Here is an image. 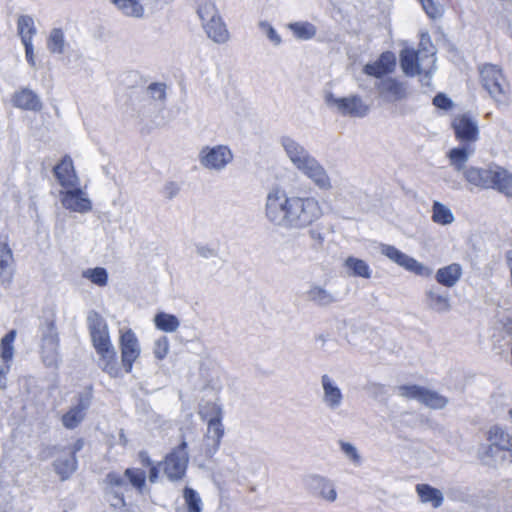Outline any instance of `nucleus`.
<instances>
[{
    "mask_svg": "<svg viewBox=\"0 0 512 512\" xmlns=\"http://www.w3.org/2000/svg\"><path fill=\"white\" fill-rule=\"evenodd\" d=\"M265 212L273 224L295 229L308 227L323 216L322 206L315 197L288 196L280 187L268 193Z\"/></svg>",
    "mask_w": 512,
    "mask_h": 512,
    "instance_id": "obj_1",
    "label": "nucleus"
},
{
    "mask_svg": "<svg viewBox=\"0 0 512 512\" xmlns=\"http://www.w3.org/2000/svg\"><path fill=\"white\" fill-rule=\"evenodd\" d=\"M87 322L91 342L99 356L101 369L112 378L121 376L117 353L105 319L98 312L92 311L87 317Z\"/></svg>",
    "mask_w": 512,
    "mask_h": 512,
    "instance_id": "obj_2",
    "label": "nucleus"
},
{
    "mask_svg": "<svg viewBox=\"0 0 512 512\" xmlns=\"http://www.w3.org/2000/svg\"><path fill=\"white\" fill-rule=\"evenodd\" d=\"M455 139L460 147L452 148L448 158L453 167L460 171L469 157L475 152V143L479 140V127L476 120L469 114H458L451 121Z\"/></svg>",
    "mask_w": 512,
    "mask_h": 512,
    "instance_id": "obj_3",
    "label": "nucleus"
},
{
    "mask_svg": "<svg viewBox=\"0 0 512 512\" xmlns=\"http://www.w3.org/2000/svg\"><path fill=\"white\" fill-rule=\"evenodd\" d=\"M463 171L465 181L482 190H496L497 192L512 198V172L503 166L490 164L487 167L470 166Z\"/></svg>",
    "mask_w": 512,
    "mask_h": 512,
    "instance_id": "obj_4",
    "label": "nucleus"
},
{
    "mask_svg": "<svg viewBox=\"0 0 512 512\" xmlns=\"http://www.w3.org/2000/svg\"><path fill=\"white\" fill-rule=\"evenodd\" d=\"M286 153L292 163L310 178L319 188L331 187L330 179L320 163L306 150L291 138H285L282 142Z\"/></svg>",
    "mask_w": 512,
    "mask_h": 512,
    "instance_id": "obj_5",
    "label": "nucleus"
},
{
    "mask_svg": "<svg viewBox=\"0 0 512 512\" xmlns=\"http://www.w3.org/2000/svg\"><path fill=\"white\" fill-rule=\"evenodd\" d=\"M478 71L483 89L498 105L506 104L509 100L510 86L503 70L498 65L485 63Z\"/></svg>",
    "mask_w": 512,
    "mask_h": 512,
    "instance_id": "obj_6",
    "label": "nucleus"
},
{
    "mask_svg": "<svg viewBox=\"0 0 512 512\" xmlns=\"http://www.w3.org/2000/svg\"><path fill=\"white\" fill-rule=\"evenodd\" d=\"M198 414L207 423V438L212 439L214 448L218 449L224 436L222 407L216 402L206 401L199 405Z\"/></svg>",
    "mask_w": 512,
    "mask_h": 512,
    "instance_id": "obj_7",
    "label": "nucleus"
},
{
    "mask_svg": "<svg viewBox=\"0 0 512 512\" xmlns=\"http://www.w3.org/2000/svg\"><path fill=\"white\" fill-rule=\"evenodd\" d=\"M189 463L188 443L183 438L179 445L166 454L160 465L170 481H179L184 478Z\"/></svg>",
    "mask_w": 512,
    "mask_h": 512,
    "instance_id": "obj_8",
    "label": "nucleus"
},
{
    "mask_svg": "<svg viewBox=\"0 0 512 512\" xmlns=\"http://www.w3.org/2000/svg\"><path fill=\"white\" fill-rule=\"evenodd\" d=\"M435 62L434 52L426 49L404 48L400 52V65L405 75L413 77L420 74Z\"/></svg>",
    "mask_w": 512,
    "mask_h": 512,
    "instance_id": "obj_9",
    "label": "nucleus"
},
{
    "mask_svg": "<svg viewBox=\"0 0 512 512\" xmlns=\"http://www.w3.org/2000/svg\"><path fill=\"white\" fill-rule=\"evenodd\" d=\"M119 347L122 367L126 373H131L141 353L138 338L132 329L120 330Z\"/></svg>",
    "mask_w": 512,
    "mask_h": 512,
    "instance_id": "obj_10",
    "label": "nucleus"
},
{
    "mask_svg": "<svg viewBox=\"0 0 512 512\" xmlns=\"http://www.w3.org/2000/svg\"><path fill=\"white\" fill-rule=\"evenodd\" d=\"M126 478L131 486L142 493L146 488V473L144 470L131 467L124 471V475L117 472H109L106 475L105 482L111 489L123 488L126 485Z\"/></svg>",
    "mask_w": 512,
    "mask_h": 512,
    "instance_id": "obj_11",
    "label": "nucleus"
},
{
    "mask_svg": "<svg viewBox=\"0 0 512 512\" xmlns=\"http://www.w3.org/2000/svg\"><path fill=\"white\" fill-rule=\"evenodd\" d=\"M16 330H10L0 341V389H6V376L8 375L14 356L13 343Z\"/></svg>",
    "mask_w": 512,
    "mask_h": 512,
    "instance_id": "obj_12",
    "label": "nucleus"
},
{
    "mask_svg": "<svg viewBox=\"0 0 512 512\" xmlns=\"http://www.w3.org/2000/svg\"><path fill=\"white\" fill-rule=\"evenodd\" d=\"M91 401V393L80 396L75 406L70 407L61 417V422L66 429L77 428L85 419L86 412Z\"/></svg>",
    "mask_w": 512,
    "mask_h": 512,
    "instance_id": "obj_13",
    "label": "nucleus"
},
{
    "mask_svg": "<svg viewBox=\"0 0 512 512\" xmlns=\"http://www.w3.org/2000/svg\"><path fill=\"white\" fill-rule=\"evenodd\" d=\"M201 163L208 168L221 169L228 164L233 156L230 149L226 146H216L213 148L205 147L200 154Z\"/></svg>",
    "mask_w": 512,
    "mask_h": 512,
    "instance_id": "obj_14",
    "label": "nucleus"
},
{
    "mask_svg": "<svg viewBox=\"0 0 512 512\" xmlns=\"http://www.w3.org/2000/svg\"><path fill=\"white\" fill-rule=\"evenodd\" d=\"M330 101L343 116L364 117L369 110V107L363 102L361 97L357 95L331 98Z\"/></svg>",
    "mask_w": 512,
    "mask_h": 512,
    "instance_id": "obj_15",
    "label": "nucleus"
},
{
    "mask_svg": "<svg viewBox=\"0 0 512 512\" xmlns=\"http://www.w3.org/2000/svg\"><path fill=\"white\" fill-rule=\"evenodd\" d=\"M381 252L383 255L406 270L413 272L416 275H424L425 267L414 258L409 257L398 250L396 247L392 245H383Z\"/></svg>",
    "mask_w": 512,
    "mask_h": 512,
    "instance_id": "obj_16",
    "label": "nucleus"
},
{
    "mask_svg": "<svg viewBox=\"0 0 512 512\" xmlns=\"http://www.w3.org/2000/svg\"><path fill=\"white\" fill-rule=\"evenodd\" d=\"M72 190L61 192L62 205L71 211L85 213L91 210V202L83 191L76 187Z\"/></svg>",
    "mask_w": 512,
    "mask_h": 512,
    "instance_id": "obj_17",
    "label": "nucleus"
},
{
    "mask_svg": "<svg viewBox=\"0 0 512 512\" xmlns=\"http://www.w3.org/2000/svg\"><path fill=\"white\" fill-rule=\"evenodd\" d=\"M54 175L59 184L64 188L76 187L79 184L73 161L69 155H65L60 163L53 168Z\"/></svg>",
    "mask_w": 512,
    "mask_h": 512,
    "instance_id": "obj_18",
    "label": "nucleus"
},
{
    "mask_svg": "<svg viewBox=\"0 0 512 512\" xmlns=\"http://www.w3.org/2000/svg\"><path fill=\"white\" fill-rule=\"evenodd\" d=\"M396 66L395 55L386 51L383 52L379 58L373 63H368L364 66V72L369 76L381 78L382 76L394 71Z\"/></svg>",
    "mask_w": 512,
    "mask_h": 512,
    "instance_id": "obj_19",
    "label": "nucleus"
},
{
    "mask_svg": "<svg viewBox=\"0 0 512 512\" xmlns=\"http://www.w3.org/2000/svg\"><path fill=\"white\" fill-rule=\"evenodd\" d=\"M380 95L389 102L403 100L407 96V89L404 82L396 78L388 77L378 84Z\"/></svg>",
    "mask_w": 512,
    "mask_h": 512,
    "instance_id": "obj_20",
    "label": "nucleus"
},
{
    "mask_svg": "<svg viewBox=\"0 0 512 512\" xmlns=\"http://www.w3.org/2000/svg\"><path fill=\"white\" fill-rule=\"evenodd\" d=\"M487 440L490 443L489 449L495 448L500 451L512 450V434L500 426H492L487 433Z\"/></svg>",
    "mask_w": 512,
    "mask_h": 512,
    "instance_id": "obj_21",
    "label": "nucleus"
},
{
    "mask_svg": "<svg viewBox=\"0 0 512 512\" xmlns=\"http://www.w3.org/2000/svg\"><path fill=\"white\" fill-rule=\"evenodd\" d=\"M462 267L458 263H452L442 268H439L435 274V279L438 284L451 288L462 277Z\"/></svg>",
    "mask_w": 512,
    "mask_h": 512,
    "instance_id": "obj_22",
    "label": "nucleus"
},
{
    "mask_svg": "<svg viewBox=\"0 0 512 512\" xmlns=\"http://www.w3.org/2000/svg\"><path fill=\"white\" fill-rule=\"evenodd\" d=\"M13 252L8 242L0 243V279L3 283H10L13 278Z\"/></svg>",
    "mask_w": 512,
    "mask_h": 512,
    "instance_id": "obj_23",
    "label": "nucleus"
},
{
    "mask_svg": "<svg viewBox=\"0 0 512 512\" xmlns=\"http://www.w3.org/2000/svg\"><path fill=\"white\" fill-rule=\"evenodd\" d=\"M13 105L24 110H40L41 103L37 95L29 89H21L12 97Z\"/></svg>",
    "mask_w": 512,
    "mask_h": 512,
    "instance_id": "obj_24",
    "label": "nucleus"
},
{
    "mask_svg": "<svg viewBox=\"0 0 512 512\" xmlns=\"http://www.w3.org/2000/svg\"><path fill=\"white\" fill-rule=\"evenodd\" d=\"M203 27L208 37L215 42L223 43L227 41L229 38V33L220 16H217L214 19L207 21L203 24Z\"/></svg>",
    "mask_w": 512,
    "mask_h": 512,
    "instance_id": "obj_25",
    "label": "nucleus"
},
{
    "mask_svg": "<svg viewBox=\"0 0 512 512\" xmlns=\"http://www.w3.org/2000/svg\"><path fill=\"white\" fill-rule=\"evenodd\" d=\"M416 492L423 503H431L434 508H438L443 503V495L440 490L428 484H417Z\"/></svg>",
    "mask_w": 512,
    "mask_h": 512,
    "instance_id": "obj_26",
    "label": "nucleus"
},
{
    "mask_svg": "<svg viewBox=\"0 0 512 512\" xmlns=\"http://www.w3.org/2000/svg\"><path fill=\"white\" fill-rule=\"evenodd\" d=\"M118 10L125 16L142 18L144 16V6L140 0H110Z\"/></svg>",
    "mask_w": 512,
    "mask_h": 512,
    "instance_id": "obj_27",
    "label": "nucleus"
},
{
    "mask_svg": "<svg viewBox=\"0 0 512 512\" xmlns=\"http://www.w3.org/2000/svg\"><path fill=\"white\" fill-rule=\"evenodd\" d=\"M17 30L23 44L33 43L36 28L32 17L28 15H21L17 20Z\"/></svg>",
    "mask_w": 512,
    "mask_h": 512,
    "instance_id": "obj_28",
    "label": "nucleus"
},
{
    "mask_svg": "<svg viewBox=\"0 0 512 512\" xmlns=\"http://www.w3.org/2000/svg\"><path fill=\"white\" fill-rule=\"evenodd\" d=\"M426 15L432 19H439L444 15L446 5L451 0H418Z\"/></svg>",
    "mask_w": 512,
    "mask_h": 512,
    "instance_id": "obj_29",
    "label": "nucleus"
},
{
    "mask_svg": "<svg viewBox=\"0 0 512 512\" xmlns=\"http://www.w3.org/2000/svg\"><path fill=\"white\" fill-rule=\"evenodd\" d=\"M154 324L158 330L172 333L178 329L180 322L173 314L159 312L154 317Z\"/></svg>",
    "mask_w": 512,
    "mask_h": 512,
    "instance_id": "obj_30",
    "label": "nucleus"
},
{
    "mask_svg": "<svg viewBox=\"0 0 512 512\" xmlns=\"http://www.w3.org/2000/svg\"><path fill=\"white\" fill-rule=\"evenodd\" d=\"M322 385L325 394V400L331 407H336L341 403L342 393L337 386H334L327 375L322 376Z\"/></svg>",
    "mask_w": 512,
    "mask_h": 512,
    "instance_id": "obj_31",
    "label": "nucleus"
},
{
    "mask_svg": "<svg viewBox=\"0 0 512 512\" xmlns=\"http://www.w3.org/2000/svg\"><path fill=\"white\" fill-rule=\"evenodd\" d=\"M345 266L351 270L354 276L366 279L371 277V269L369 265L362 259L350 256L346 259Z\"/></svg>",
    "mask_w": 512,
    "mask_h": 512,
    "instance_id": "obj_32",
    "label": "nucleus"
},
{
    "mask_svg": "<svg viewBox=\"0 0 512 512\" xmlns=\"http://www.w3.org/2000/svg\"><path fill=\"white\" fill-rule=\"evenodd\" d=\"M432 220L440 225H448L454 221V216L448 207L435 201L432 206Z\"/></svg>",
    "mask_w": 512,
    "mask_h": 512,
    "instance_id": "obj_33",
    "label": "nucleus"
},
{
    "mask_svg": "<svg viewBox=\"0 0 512 512\" xmlns=\"http://www.w3.org/2000/svg\"><path fill=\"white\" fill-rule=\"evenodd\" d=\"M289 29L298 39L308 40L315 36L316 27L309 22H295L289 24Z\"/></svg>",
    "mask_w": 512,
    "mask_h": 512,
    "instance_id": "obj_34",
    "label": "nucleus"
},
{
    "mask_svg": "<svg viewBox=\"0 0 512 512\" xmlns=\"http://www.w3.org/2000/svg\"><path fill=\"white\" fill-rule=\"evenodd\" d=\"M59 345V337L53 320L46 321V332L42 337V347L55 351Z\"/></svg>",
    "mask_w": 512,
    "mask_h": 512,
    "instance_id": "obj_35",
    "label": "nucleus"
},
{
    "mask_svg": "<svg viewBox=\"0 0 512 512\" xmlns=\"http://www.w3.org/2000/svg\"><path fill=\"white\" fill-rule=\"evenodd\" d=\"M64 33L60 28H54L47 40V47L51 53L61 54L64 51Z\"/></svg>",
    "mask_w": 512,
    "mask_h": 512,
    "instance_id": "obj_36",
    "label": "nucleus"
},
{
    "mask_svg": "<svg viewBox=\"0 0 512 512\" xmlns=\"http://www.w3.org/2000/svg\"><path fill=\"white\" fill-rule=\"evenodd\" d=\"M197 14L203 24L219 16L216 6L211 0H198Z\"/></svg>",
    "mask_w": 512,
    "mask_h": 512,
    "instance_id": "obj_37",
    "label": "nucleus"
},
{
    "mask_svg": "<svg viewBox=\"0 0 512 512\" xmlns=\"http://www.w3.org/2000/svg\"><path fill=\"white\" fill-rule=\"evenodd\" d=\"M419 402L433 409H441L446 405L447 399L438 393L425 388L423 396L420 398Z\"/></svg>",
    "mask_w": 512,
    "mask_h": 512,
    "instance_id": "obj_38",
    "label": "nucleus"
},
{
    "mask_svg": "<svg viewBox=\"0 0 512 512\" xmlns=\"http://www.w3.org/2000/svg\"><path fill=\"white\" fill-rule=\"evenodd\" d=\"M183 497L187 506L188 512H201L202 501L198 493L190 488L185 487L183 490Z\"/></svg>",
    "mask_w": 512,
    "mask_h": 512,
    "instance_id": "obj_39",
    "label": "nucleus"
},
{
    "mask_svg": "<svg viewBox=\"0 0 512 512\" xmlns=\"http://www.w3.org/2000/svg\"><path fill=\"white\" fill-rule=\"evenodd\" d=\"M83 277L89 279L93 284L103 287L108 282L106 269L102 267L91 268L83 271Z\"/></svg>",
    "mask_w": 512,
    "mask_h": 512,
    "instance_id": "obj_40",
    "label": "nucleus"
},
{
    "mask_svg": "<svg viewBox=\"0 0 512 512\" xmlns=\"http://www.w3.org/2000/svg\"><path fill=\"white\" fill-rule=\"evenodd\" d=\"M308 297L319 305H328L335 301V298L330 293L319 286L312 287L308 291Z\"/></svg>",
    "mask_w": 512,
    "mask_h": 512,
    "instance_id": "obj_41",
    "label": "nucleus"
},
{
    "mask_svg": "<svg viewBox=\"0 0 512 512\" xmlns=\"http://www.w3.org/2000/svg\"><path fill=\"white\" fill-rule=\"evenodd\" d=\"M76 466V457H71V459L57 461L55 463V470L61 479L65 480L76 470Z\"/></svg>",
    "mask_w": 512,
    "mask_h": 512,
    "instance_id": "obj_42",
    "label": "nucleus"
},
{
    "mask_svg": "<svg viewBox=\"0 0 512 512\" xmlns=\"http://www.w3.org/2000/svg\"><path fill=\"white\" fill-rule=\"evenodd\" d=\"M140 460H141L142 465L147 467L148 470H149V473H148L149 482L150 483H156L158 481V478H159V473H160L159 466H160V463L159 464H155L151 460V458L148 456V454L146 452H141L140 453Z\"/></svg>",
    "mask_w": 512,
    "mask_h": 512,
    "instance_id": "obj_43",
    "label": "nucleus"
},
{
    "mask_svg": "<svg viewBox=\"0 0 512 512\" xmlns=\"http://www.w3.org/2000/svg\"><path fill=\"white\" fill-rule=\"evenodd\" d=\"M400 393L407 399H417L418 401L423 396L424 387L418 385H402L399 387Z\"/></svg>",
    "mask_w": 512,
    "mask_h": 512,
    "instance_id": "obj_44",
    "label": "nucleus"
},
{
    "mask_svg": "<svg viewBox=\"0 0 512 512\" xmlns=\"http://www.w3.org/2000/svg\"><path fill=\"white\" fill-rule=\"evenodd\" d=\"M428 299H429L430 305L438 311H444L449 308L448 299L442 295H439L435 292L430 291L428 293Z\"/></svg>",
    "mask_w": 512,
    "mask_h": 512,
    "instance_id": "obj_45",
    "label": "nucleus"
},
{
    "mask_svg": "<svg viewBox=\"0 0 512 512\" xmlns=\"http://www.w3.org/2000/svg\"><path fill=\"white\" fill-rule=\"evenodd\" d=\"M169 352V340L163 336L155 342L154 355L158 360H163Z\"/></svg>",
    "mask_w": 512,
    "mask_h": 512,
    "instance_id": "obj_46",
    "label": "nucleus"
},
{
    "mask_svg": "<svg viewBox=\"0 0 512 512\" xmlns=\"http://www.w3.org/2000/svg\"><path fill=\"white\" fill-rule=\"evenodd\" d=\"M320 493L324 499L331 502L334 501L337 497V493L333 485L324 479L320 480Z\"/></svg>",
    "mask_w": 512,
    "mask_h": 512,
    "instance_id": "obj_47",
    "label": "nucleus"
},
{
    "mask_svg": "<svg viewBox=\"0 0 512 512\" xmlns=\"http://www.w3.org/2000/svg\"><path fill=\"white\" fill-rule=\"evenodd\" d=\"M433 105L443 110H450L453 106L452 100L444 93H438L433 98Z\"/></svg>",
    "mask_w": 512,
    "mask_h": 512,
    "instance_id": "obj_48",
    "label": "nucleus"
},
{
    "mask_svg": "<svg viewBox=\"0 0 512 512\" xmlns=\"http://www.w3.org/2000/svg\"><path fill=\"white\" fill-rule=\"evenodd\" d=\"M148 90L154 99L164 100L166 98V85L163 83H151Z\"/></svg>",
    "mask_w": 512,
    "mask_h": 512,
    "instance_id": "obj_49",
    "label": "nucleus"
},
{
    "mask_svg": "<svg viewBox=\"0 0 512 512\" xmlns=\"http://www.w3.org/2000/svg\"><path fill=\"white\" fill-rule=\"evenodd\" d=\"M341 449L344 453H346L353 461H359V455L355 447H353L350 443L341 442Z\"/></svg>",
    "mask_w": 512,
    "mask_h": 512,
    "instance_id": "obj_50",
    "label": "nucleus"
},
{
    "mask_svg": "<svg viewBox=\"0 0 512 512\" xmlns=\"http://www.w3.org/2000/svg\"><path fill=\"white\" fill-rule=\"evenodd\" d=\"M23 45L25 47L26 60L31 66L34 67L36 65V62L34 59L33 43H24Z\"/></svg>",
    "mask_w": 512,
    "mask_h": 512,
    "instance_id": "obj_51",
    "label": "nucleus"
},
{
    "mask_svg": "<svg viewBox=\"0 0 512 512\" xmlns=\"http://www.w3.org/2000/svg\"><path fill=\"white\" fill-rule=\"evenodd\" d=\"M309 234H310V237L318 244V245H322L323 243V236L321 235L320 232H318L317 230H310L309 231Z\"/></svg>",
    "mask_w": 512,
    "mask_h": 512,
    "instance_id": "obj_52",
    "label": "nucleus"
},
{
    "mask_svg": "<svg viewBox=\"0 0 512 512\" xmlns=\"http://www.w3.org/2000/svg\"><path fill=\"white\" fill-rule=\"evenodd\" d=\"M268 37L275 43L279 44L281 42L280 36L277 34L274 28L269 26L268 28Z\"/></svg>",
    "mask_w": 512,
    "mask_h": 512,
    "instance_id": "obj_53",
    "label": "nucleus"
},
{
    "mask_svg": "<svg viewBox=\"0 0 512 512\" xmlns=\"http://www.w3.org/2000/svg\"><path fill=\"white\" fill-rule=\"evenodd\" d=\"M84 446L83 439H78L72 446L71 457H76V453L80 451Z\"/></svg>",
    "mask_w": 512,
    "mask_h": 512,
    "instance_id": "obj_54",
    "label": "nucleus"
},
{
    "mask_svg": "<svg viewBox=\"0 0 512 512\" xmlns=\"http://www.w3.org/2000/svg\"><path fill=\"white\" fill-rule=\"evenodd\" d=\"M503 327L508 335H512V317H509L505 320Z\"/></svg>",
    "mask_w": 512,
    "mask_h": 512,
    "instance_id": "obj_55",
    "label": "nucleus"
},
{
    "mask_svg": "<svg viewBox=\"0 0 512 512\" xmlns=\"http://www.w3.org/2000/svg\"><path fill=\"white\" fill-rule=\"evenodd\" d=\"M119 502L121 503V505H122V506H124V505H125V499H124V497H123V496H120V497H119Z\"/></svg>",
    "mask_w": 512,
    "mask_h": 512,
    "instance_id": "obj_56",
    "label": "nucleus"
},
{
    "mask_svg": "<svg viewBox=\"0 0 512 512\" xmlns=\"http://www.w3.org/2000/svg\"><path fill=\"white\" fill-rule=\"evenodd\" d=\"M508 414H509L510 418L512 419V408L509 410Z\"/></svg>",
    "mask_w": 512,
    "mask_h": 512,
    "instance_id": "obj_57",
    "label": "nucleus"
},
{
    "mask_svg": "<svg viewBox=\"0 0 512 512\" xmlns=\"http://www.w3.org/2000/svg\"><path fill=\"white\" fill-rule=\"evenodd\" d=\"M201 254H202L203 256H207V254H206L204 251H201Z\"/></svg>",
    "mask_w": 512,
    "mask_h": 512,
    "instance_id": "obj_58",
    "label": "nucleus"
}]
</instances>
